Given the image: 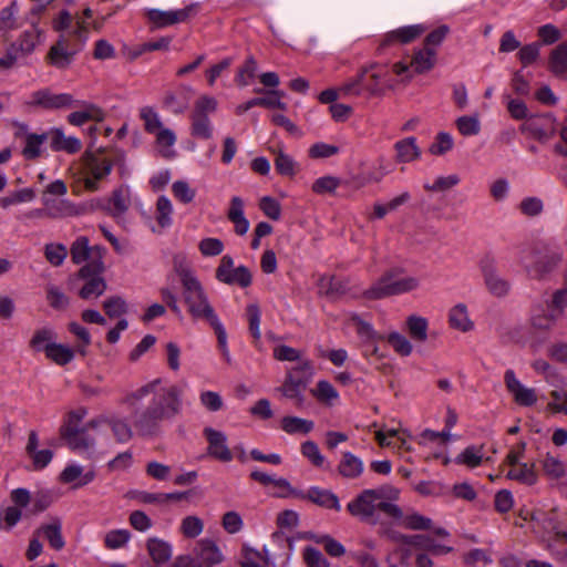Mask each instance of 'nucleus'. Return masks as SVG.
Segmentation results:
<instances>
[{
	"mask_svg": "<svg viewBox=\"0 0 567 567\" xmlns=\"http://www.w3.org/2000/svg\"><path fill=\"white\" fill-rule=\"evenodd\" d=\"M37 537H44L54 550H61L65 546L62 536V520L60 517H53L47 524H41L35 530Z\"/></svg>",
	"mask_w": 567,
	"mask_h": 567,
	"instance_id": "obj_19",
	"label": "nucleus"
},
{
	"mask_svg": "<svg viewBox=\"0 0 567 567\" xmlns=\"http://www.w3.org/2000/svg\"><path fill=\"white\" fill-rule=\"evenodd\" d=\"M394 148L396 151V162L410 163L417 159L421 155V151L416 145L414 137H406L395 143Z\"/></svg>",
	"mask_w": 567,
	"mask_h": 567,
	"instance_id": "obj_33",
	"label": "nucleus"
},
{
	"mask_svg": "<svg viewBox=\"0 0 567 567\" xmlns=\"http://www.w3.org/2000/svg\"><path fill=\"white\" fill-rule=\"evenodd\" d=\"M246 313H247V319H248V323H249V331H250L251 336L254 337V339L256 341H258L261 337L260 329H259L260 316H261L259 306L257 303H249L246 307Z\"/></svg>",
	"mask_w": 567,
	"mask_h": 567,
	"instance_id": "obj_60",
	"label": "nucleus"
},
{
	"mask_svg": "<svg viewBox=\"0 0 567 567\" xmlns=\"http://www.w3.org/2000/svg\"><path fill=\"white\" fill-rule=\"evenodd\" d=\"M216 278L220 282L227 285H238L241 288H247L251 285V272L246 266L234 267V260L230 256L225 255L219 261L216 269Z\"/></svg>",
	"mask_w": 567,
	"mask_h": 567,
	"instance_id": "obj_9",
	"label": "nucleus"
},
{
	"mask_svg": "<svg viewBox=\"0 0 567 567\" xmlns=\"http://www.w3.org/2000/svg\"><path fill=\"white\" fill-rule=\"evenodd\" d=\"M406 326L411 338L416 341L424 342L427 339V321L423 317L410 316Z\"/></svg>",
	"mask_w": 567,
	"mask_h": 567,
	"instance_id": "obj_45",
	"label": "nucleus"
},
{
	"mask_svg": "<svg viewBox=\"0 0 567 567\" xmlns=\"http://www.w3.org/2000/svg\"><path fill=\"white\" fill-rule=\"evenodd\" d=\"M147 551L157 565L167 563L172 557L171 545L158 538H150L146 543Z\"/></svg>",
	"mask_w": 567,
	"mask_h": 567,
	"instance_id": "obj_35",
	"label": "nucleus"
},
{
	"mask_svg": "<svg viewBox=\"0 0 567 567\" xmlns=\"http://www.w3.org/2000/svg\"><path fill=\"white\" fill-rule=\"evenodd\" d=\"M22 517V509L18 506H7L0 512V528L10 530Z\"/></svg>",
	"mask_w": 567,
	"mask_h": 567,
	"instance_id": "obj_53",
	"label": "nucleus"
},
{
	"mask_svg": "<svg viewBox=\"0 0 567 567\" xmlns=\"http://www.w3.org/2000/svg\"><path fill=\"white\" fill-rule=\"evenodd\" d=\"M506 477L525 485H534L537 482V473L533 463H520L512 467Z\"/></svg>",
	"mask_w": 567,
	"mask_h": 567,
	"instance_id": "obj_34",
	"label": "nucleus"
},
{
	"mask_svg": "<svg viewBox=\"0 0 567 567\" xmlns=\"http://www.w3.org/2000/svg\"><path fill=\"white\" fill-rule=\"evenodd\" d=\"M82 161L84 187L86 190L95 192L99 189V182L111 173L113 164L110 159L91 152H85Z\"/></svg>",
	"mask_w": 567,
	"mask_h": 567,
	"instance_id": "obj_7",
	"label": "nucleus"
},
{
	"mask_svg": "<svg viewBox=\"0 0 567 567\" xmlns=\"http://www.w3.org/2000/svg\"><path fill=\"white\" fill-rule=\"evenodd\" d=\"M44 352L48 359L59 365L69 363L74 357L72 349L55 342L45 344Z\"/></svg>",
	"mask_w": 567,
	"mask_h": 567,
	"instance_id": "obj_40",
	"label": "nucleus"
},
{
	"mask_svg": "<svg viewBox=\"0 0 567 567\" xmlns=\"http://www.w3.org/2000/svg\"><path fill=\"white\" fill-rule=\"evenodd\" d=\"M47 134H34L27 133L25 146L22 150V154L27 159H34L41 154V146L47 141Z\"/></svg>",
	"mask_w": 567,
	"mask_h": 567,
	"instance_id": "obj_42",
	"label": "nucleus"
},
{
	"mask_svg": "<svg viewBox=\"0 0 567 567\" xmlns=\"http://www.w3.org/2000/svg\"><path fill=\"white\" fill-rule=\"evenodd\" d=\"M39 37L40 31L34 27L31 30L24 31L17 45V51L21 55L31 53L39 42Z\"/></svg>",
	"mask_w": 567,
	"mask_h": 567,
	"instance_id": "obj_51",
	"label": "nucleus"
},
{
	"mask_svg": "<svg viewBox=\"0 0 567 567\" xmlns=\"http://www.w3.org/2000/svg\"><path fill=\"white\" fill-rule=\"evenodd\" d=\"M102 424L109 425L116 442L127 443L132 440L134 432L128 422L117 415H100L87 422V427L96 429Z\"/></svg>",
	"mask_w": 567,
	"mask_h": 567,
	"instance_id": "obj_13",
	"label": "nucleus"
},
{
	"mask_svg": "<svg viewBox=\"0 0 567 567\" xmlns=\"http://www.w3.org/2000/svg\"><path fill=\"white\" fill-rule=\"evenodd\" d=\"M105 249L101 248L100 246L90 248L89 240L86 237L78 238L71 247L72 261L79 265L91 258V261L79 270V277L90 278V276L92 275H99L100 272H102V255Z\"/></svg>",
	"mask_w": 567,
	"mask_h": 567,
	"instance_id": "obj_6",
	"label": "nucleus"
},
{
	"mask_svg": "<svg viewBox=\"0 0 567 567\" xmlns=\"http://www.w3.org/2000/svg\"><path fill=\"white\" fill-rule=\"evenodd\" d=\"M44 255L47 260L53 266H60L64 261L68 251L61 244H48L44 247Z\"/></svg>",
	"mask_w": 567,
	"mask_h": 567,
	"instance_id": "obj_61",
	"label": "nucleus"
},
{
	"mask_svg": "<svg viewBox=\"0 0 567 567\" xmlns=\"http://www.w3.org/2000/svg\"><path fill=\"white\" fill-rule=\"evenodd\" d=\"M103 309L110 318H118L127 312V303L120 296H113L104 300Z\"/></svg>",
	"mask_w": 567,
	"mask_h": 567,
	"instance_id": "obj_52",
	"label": "nucleus"
},
{
	"mask_svg": "<svg viewBox=\"0 0 567 567\" xmlns=\"http://www.w3.org/2000/svg\"><path fill=\"white\" fill-rule=\"evenodd\" d=\"M549 70L558 76L567 78V40L551 51Z\"/></svg>",
	"mask_w": 567,
	"mask_h": 567,
	"instance_id": "obj_37",
	"label": "nucleus"
},
{
	"mask_svg": "<svg viewBox=\"0 0 567 567\" xmlns=\"http://www.w3.org/2000/svg\"><path fill=\"white\" fill-rule=\"evenodd\" d=\"M53 331L50 328H42L34 331L29 346L34 351H44L45 344L53 343Z\"/></svg>",
	"mask_w": 567,
	"mask_h": 567,
	"instance_id": "obj_58",
	"label": "nucleus"
},
{
	"mask_svg": "<svg viewBox=\"0 0 567 567\" xmlns=\"http://www.w3.org/2000/svg\"><path fill=\"white\" fill-rule=\"evenodd\" d=\"M198 11V4L192 3L181 10L161 11L157 9H150L146 11L148 21L154 25V29H161L176 23L187 21L192 16Z\"/></svg>",
	"mask_w": 567,
	"mask_h": 567,
	"instance_id": "obj_11",
	"label": "nucleus"
},
{
	"mask_svg": "<svg viewBox=\"0 0 567 567\" xmlns=\"http://www.w3.org/2000/svg\"><path fill=\"white\" fill-rule=\"evenodd\" d=\"M349 513L360 520L375 525L379 522L378 513L382 512L390 517H400L401 508L391 502H379L374 489H364L347 505Z\"/></svg>",
	"mask_w": 567,
	"mask_h": 567,
	"instance_id": "obj_3",
	"label": "nucleus"
},
{
	"mask_svg": "<svg viewBox=\"0 0 567 567\" xmlns=\"http://www.w3.org/2000/svg\"><path fill=\"white\" fill-rule=\"evenodd\" d=\"M386 341L394 349V351L401 355H410L412 352V344L402 334L392 332L388 336Z\"/></svg>",
	"mask_w": 567,
	"mask_h": 567,
	"instance_id": "obj_62",
	"label": "nucleus"
},
{
	"mask_svg": "<svg viewBox=\"0 0 567 567\" xmlns=\"http://www.w3.org/2000/svg\"><path fill=\"white\" fill-rule=\"evenodd\" d=\"M311 394L321 403L330 405L332 401L337 400L339 394L333 385L326 381L320 380L316 388L311 390Z\"/></svg>",
	"mask_w": 567,
	"mask_h": 567,
	"instance_id": "obj_44",
	"label": "nucleus"
},
{
	"mask_svg": "<svg viewBox=\"0 0 567 567\" xmlns=\"http://www.w3.org/2000/svg\"><path fill=\"white\" fill-rule=\"evenodd\" d=\"M173 269L182 284L183 300L188 313L193 319L206 321L214 329L217 340L224 344L225 329L184 254H176L173 257Z\"/></svg>",
	"mask_w": 567,
	"mask_h": 567,
	"instance_id": "obj_2",
	"label": "nucleus"
},
{
	"mask_svg": "<svg viewBox=\"0 0 567 567\" xmlns=\"http://www.w3.org/2000/svg\"><path fill=\"white\" fill-rule=\"evenodd\" d=\"M315 374L313 364L310 360H301L295 367L287 370L285 380L303 384L308 388Z\"/></svg>",
	"mask_w": 567,
	"mask_h": 567,
	"instance_id": "obj_27",
	"label": "nucleus"
},
{
	"mask_svg": "<svg viewBox=\"0 0 567 567\" xmlns=\"http://www.w3.org/2000/svg\"><path fill=\"white\" fill-rule=\"evenodd\" d=\"M349 279L323 275L318 280V293L330 300H339L349 292Z\"/></svg>",
	"mask_w": 567,
	"mask_h": 567,
	"instance_id": "obj_15",
	"label": "nucleus"
},
{
	"mask_svg": "<svg viewBox=\"0 0 567 567\" xmlns=\"http://www.w3.org/2000/svg\"><path fill=\"white\" fill-rule=\"evenodd\" d=\"M94 471H89L85 474H83V468L79 465H69L60 474V481L62 483L75 482L73 488H79L89 484L94 480Z\"/></svg>",
	"mask_w": 567,
	"mask_h": 567,
	"instance_id": "obj_29",
	"label": "nucleus"
},
{
	"mask_svg": "<svg viewBox=\"0 0 567 567\" xmlns=\"http://www.w3.org/2000/svg\"><path fill=\"white\" fill-rule=\"evenodd\" d=\"M29 106L41 107L44 110L70 109L80 104L71 94H54L48 89L39 90L30 95V100L25 103Z\"/></svg>",
	"mask_w": 567,
	"mask_h": 567,
	"instance_id": "obj_10",
	"label": "nucleus"
},
{
	"mask_svg": "<svg viewBox=\"0 0 567 567\" xmlns=\"http://www.w3.org/2000/svg\"><path fill=\"white\" fill-rule=\"evenodd\" d=\"M449 320L451 327L463 332L470 331L473 328V322L468 318L464 303H458L451 309Z\"/></svg>",
	"mask_w": 567,
	"mask_h": 567,
	"instance_id": "obj_39",
	"label": "nucleus"
},
{
	"mask_svg": "<svg viewBox=\"0 0 567 567\" xmlns=\"http://www.w3.org/2000/svg\"><path fill=\"white\" fill-rule=\"evenodd\" d=\"M159 385V379L153 380L128 392L120 401L130 410L133 426L141 437L158 436L162 422L182 412V390L177 385Z\"/></svg>",
	"mask_w": 567,
	"mask_h": 567,
	"instance_id": "obj_1",
	"label": "nucleus"
},
{
	"mask_svg": "<svg viewBox=\"0 0 567 567\" xmlns=\"http://www.w3.org/2000/svg\"><path fill=\"white\" fill-rule=\"evenodd\" d=\"M89 429L90 427H87L86 423L81 427V431L63 440L72 451L76 453H86L90 456L95 446V440L86 433Z\"/></svg>",
	"mask_w": 567,
	"mask_h": 567,
	"instance_id": "obj_26",
	"label": "nucleus"
},
{
	"mask_svg": "<svg viewBox=\"0 0 567 567\" xmlns=\"http://www.w3.org/2000/svg\"><path fill=\"white\" fill-rule=\"evenodd\" d=\"M173 206L166 196H159L156 202V221L162 228L172 224Z\"/></svg>",
	"mask_w": 567,
	"mask_h": 567,
	"instance_id": "obj_47",
	"label": "nucleus"
},
{
	"mask_svg": "<svg viewBox=\"0 0 567 567\" xmlns=\"http://www.w3.org/2000/svg\"><path fill=\"white\" fill-rule=\"evenodd\" d=\"M419 287V280L414 277L395 278L393 271L381 276L362 296L369 300H378L394 295L412 291Z\"/></svg>",
	"mask_w": 567,
	"mask_h": 567,
	"instance_id": "obj_4",
	"label": "nucleus"
},
{
	"mask_svg": "<svg viewBox=\"0 0 567 567\" xmlns=\"http://www.w3.org/2000/svg\"><path fill=\"white\" fill-rule=\"evenodd\" d=\"M313 422L298 416H284L281 429L288 434H308L313 430Z\"/></svg>",
	"mask_w": 567,
	"mask_h": 567,
	"instance_id": "obj_41",
	"label": "nucleus"
},
{
	"mask_svg": "<svg viewBox=\"0 0 567 567\" xmlns=\"http://www.w3.org/2000/svg\"><path fill=\"white\" fill-rule=\"evenodd\" d=\"M425 31L426 27L423 24H413L393 30L385 35L379 45L378 51L381 52L384 48L394 42H400L402 44L410 43L421 37Z\"/></svg>",
	"mask_w": 567,
	"mask_h": 567,
	"instance_id": "obj_18",
	"label": "nucleus"
},
{
	"mask_svg": "<svg viewBox=\"0 0 567 567\" xmlns=\"http://www.w3.org/2000/svg\"><path fill=\"white\" fill-rule=\"evenodd\" d=\"M506 389L513 395L514 401L522 406H532L537 401L534 389L524 386L517 379L513 370H507L504 375Z\"/></svg>",
	"mask_w": 567,
	"mask_h": 567,
	"instance_id": "obj_14",
	"label": "nucleus"
},
{
	"mask_svg": "<svg viewBox=\"0 0 567 567\" xmlns=\"http://www.w3.org/2000/svg\"><path fill=\"white\" fill-rule=\"evenodd\" d=\"M285 93L279 90H271L264 97H254L256 106H262L267 109H280L285 111L287 109L286 103L281 101Z\"/></svg>",
	"mask_w": 567,
	"mask_h": 567,
	"instance_id": "obj_48",
	"label": "nucleus"
},
{
	"mask_svg": "<svg viewBox=\"0 0 567 567\" xmlns=\"http://www.w3.org/2000/svg\"><path fill=\"white\" fill-rule=\"evenodd\" d=\"M480 268L489 293L497 298H504L509 293L511 284L498 274L493 256L485 255L480 261Z\"/></svg>",
	"mask_w": 567,
	"mask_h": 567,
	"instance_id": "obj_8",
	"label": "nucleus"
},
{
	"mask_svg": "<svg viewBox=\"0 0 567 567\" xmlns=\"http://www.w3.org/2000/svg\"><path fill=\"white\" fill-rule=\"evenodd\" d=\"M86 284L81 288L79 295L82 299L97 298L106 290V282L103 278L92 275Z\"/></svg>",
	"mask_w": 567,
	"mask_h": 567,
	"instance_id": "obj_43",
	"label": "nucleus"
},
{
	"mask_svg": "<svg viewBox=\"0 0 567 567\" xmlns=\"http://www.w3.org/2000/svg\"><path fill=\"white\" fill-rule=\"evenodd\" d=\"M192 93L193 90L188 85H181L177 91H167L163 106L175 114H182L188 109Z\"/></svg>",
	"mask_w": 567,
	"mask_h": 567,
	"instance_id": "obj_20",
	"label": "nucleus"
},
{
	"mask_svg": "<svg viewBox=\"0 0 567 567\" xmlns=\"http://www.w3.org/2000/svg\"><path fill=\"white\" fill-rule=\"evenodd\" d=\"M204 435L208 442L207 453L221 462H230L233 454L227 446L226 435L212 427L204 429Z\"/></svg>",
	"mask_w": 567,
	"mask_h": 567,
	"instance_id": "obj_16",
	"label": "nucleus"
},
{
	"mask_svg": "<svg viewBox=\"0 0 567 567\" xmlns=\"http://www.w3.org/2000/svg\"><path fill=\"white\" fill-rule=\"evenodd\" d=\"M84 110L70 113L68 121L70 124L81 126L87 121L102 122L104 120V112L95 104L85 103Z\"/></svg>",
	"mask_w": 567,
	"mask_h": 567,
	"instance_id": "obj_31",
	"label": "nucleus"
},
{
	"mask_svg": "<svg viewBox=\"0 0 567 567\" xmlns=\"http://www.w3.org/2000/svg\"><path fill=\"white\" fill-rule=\"evenodd\" d=\"M563 260V255L558 251H550L539 258L532 267L530 274L534 277L542 278L551 272Z\"/></svg>",
	"mask_w": 567,
	"mask_h": 567,
	"instance_id": "obj_32",
	"label": "nucleus"
},
{
	"mask_svg": "<svg viewBox=\"0 0 567 567\" xmlns=\"http://www.w3.org/2000/svg\"><path fill=\"white\" fill-rule=\"evenodd\" d=\"M218 102L209 95L199 96L190 113V134L200 140H209L213 137V124L209 115L217 110Z\"/></svg>",
	"mask_w": 567,
	"mask_h": 567,
	"instance_id": "obj_5",
	"label": "nucleus"
},
{
	"mask_svg": "<svg viewBox=\"0 0 567 567\" xmlns=\"http://www.w3.org/2000/svg\"><path fill=\"white\" fill-rule=\"evenodd\" d=\"M51 147L53 151H64L69 154L78 153L81 147V141L76 137H66L62 130L55 128L51 131Z\"/></svg>",
	"mask_w": 567,
	"mask_h": 567,
	"instance_id": "obj_30",
	"label": "nucleus"
},
{
	"mask_svg": "<svg viewBox=\"0 0 567 567\" xmlns=\"http://www.w3.org/2000/svg\"><path fill=\"white\" fill-rule=\"evenodd\" d=\"M567 306V287L564 285L561 289L556 290L551 296L549 303V312L551 318L560 319L564 316L565 308Z\"/></svg>",
	"mask_w": 567,
	"mask_h": 567,
	"instance_id": "obj_49",
	"label": "nucleus"
},
{
	"mask_svg": "<svg viewBox=\"0 0 567 567\" xmlns=\"http://www.w3.org/2000/svg\"><path fill=\"white\" fill-rule=\"evenodd\" d=\"M340 186V179L334 176H323L316 179L311 186L313 193L323 195L332 194Z\"/></svg>",
	"mask_w": 567,
	"mask_h": 567,
	"instance_id": "obj_57",
	"label": "nucleus"
},
{
	"mask_svg": "<svg viewBox=\"0 0 567 567\" xmlns=\"http://www.w3.org/2000/svg\"><path fill=\"white\" fill-rule=\"evenodd\" d=\"M130 537L127 529L110 530L104 537V544L109 549H118L128 542Z\"/></svg>",
	"mask_w": 567,
	"mask_h": 567,
	"instance_id": "obj_56",
	"label": "nucleus"
},
{
	"mask_svg": "<svg viewBox=\"0 0 567 567\" xmlns=\"http://www.w3.org/2000/svg\"><path fill=\"white\" fill-rule=\"evenodd\" d=\"M204 529L203 520L197 516H186L181 524V530L185 537L195 538Z\"/></svg>",
	"mask_w": 567,
	"mask_h": 567,
	"instance_id": "obj_59",
	"label": "nucleus"
},
{
	"mask_svg": "<svg viewBox=\"0 0 567 567\" xmlns=\"http://www.w3.org/2000/svg\"><path fill=\"white\" fill-rule=\"evenodd\" d=\"M299 498L308 499L323 508L340 511L338 496L329 489L311 487L306 493L302 492V496H299Z\"/></svg>",
	"mask_w": 567,
	"mask_h": 567,
	"instance_id": "obj_22",
	"label": "nucleus"
},
{
	"mask_svg": "<svg viewBox=\"0 0 567 567\" xmlns=\"http://www.w3.org/2000/svg\"><path fill=\"white\" fill-rule=\"evenodd\" d=\"M130 204V190L127 188L118 187L112 192L105 210L113 218L118 219L127 212Z\"/></svg>",
	"mask_w": 567,
	"mask_h": 567,
	"instance_id": "obj_24",
	"label": "nucleus"
},
{
	"mask_svg": "<svg viewBox=\"0 0 567 567\" xmlns=\"http://www.w3.org/2000/svg\"><path fill=\"white\" fill-rule=\"evenodd\" d=\"M307 386L284 380L282 384L276 389L284 398L291 400L293 404L301 409L305 405V391Z\"/></svg>",
	"mask_w": 567,
	"mask_h": 567,
	"instance_id": "obj_36",
	"label": "nucleus"
},
{
	"mask_svg": "<svg viewBox=\"0 0 567 567\" xmlns=\"http://www.w3.org/2000/svg\"><path fill=\"white\" fill-rule=\"evenodd\" d=\"M554 121L549 115L528 117L522 125L520 131L529 136L545 141L554 134Z\"/></svg>",
	"mask_w": 567,
	"mask_h": 567,
	"instance_id": "obj_17",
	"label": "nucleus"
},
{
	"mask_svg": "<svg viewBox=\"0 0 567 567\" xmlns=\"http://www.w3.org/2000/svg\"><path fill=\"white\" fill-rule=\"evenodd\" d=\"M385 534L394 542L404 545H411L416 548L430 551L434 555H445L453 550L452 547L437 544L433 539L424 535H404L394 530H389Z\"/></svg>",
	"mask_w": 567,
	"mask_h": 567,
	"instance_id": "obj_12",
	"label": "nucleus"
},
{
	"mask_svg": "<svg viewBox=\"0 0 567 567\" xmlns=\"http://www.w3.org/2000/svg\"><path fill=\"white\" fill-rule=\"evenodd\" d=\"M412 72L423 74L429 72L436 64V51L433 48H423L415 51L411 59Z\"/></svg>",
	"mask_w": 567,
	"mask_h": 567,
	"instance_id": "obj_25",
	"label": "nucleus"
},
{
	"mask_svg": "<svg viewBox=\"0 0 567 567\" xmlns=\"http://www.w3.org/2000/svg\"><path fill=\"white\" fill-rule=\"evenodd\" d=\"M378 66V64L373 63L364 69L358 74V76L344 84L339 89V91L343 95H361L363 90V83H364V74L368 73L369 70H373Z\"/></svg>",
	"mask_w": 567,
	"mask_h": 567,
	"instance_id": "obj_46",
	"label": "nucleus"
},
{
	"mask_svg": "<svg viewBox=\"0 0 567 567\" xmlns=\"http://www.w3.org/2000/svg\"><path fill=\"white\" fill-rule=\"evenodd\" d=\"M337 471L344 478H358L363 473V462L354 454L344 452Z\"/></svg>",
	"mask_w": 567,
	"mask_h": 567,
	"instance_id": "obj_28",
	"label": "nucleus"
},
{
	"mask_svg": "<svg viewBox=\"0 0 567 567\" xmlns=\"http://www.w3.org/2000/svg\"><path fill=\"white\" fill-rule=\"evenodd\" d=\"M74 53L66 49L64 37L60 39L50 48L47 60L56 69H66L73 61Z\"/></svg>",
	"mask_w": 567,
	"mask_h": 567,
	"instance_id": "obj_23",
	"label": "nucleus"
},
{
	"mask_svg": "<svg viewBox=\"0 0 567 567\" xmlns=\"http://www.w3.org/2000/svg\"><path fill=\"white\" fill-rule=\"evenodd\" d=\"M194 555L196 557L198 567L202 565L212 567L221 563L223 560V555L219 548L210 539L199 540L194 548Z\"/></svg>",
	"mask_w": 567,
	"mask_h": 567,
	"instance_id": "obj_21",
	"label": "nucleus"
},
{
	"mask_svg": "<svg viewBox=\"0 0 567 567\" xmlns=\"http://www.w3.org/2000/svg\"><path fill=\"white\" fill-rule=\"evenodd\" d=\"M402 527L411 530H427L432 526V520L419 513L404 514L401 509L400 517H392Z\"/></svg>",
	"mask_w": 567,
	"mask_h": 567,
	"instance_id": "obj_38",
	"label": "nucleus"
},
{
	"mask_svg": "<svg viewBox=\"0 0 567 567\" xmlns=\"http://www.w3.org/2000/svg\"><path fill=\"white\" fill-rule=\"evenodd\" d=\"M542 465L545 474L551 480H558L566 473L563 462L549 453L543 458Z\"/></svg>",
	"mask_w": 567,
	"mask_h": 567,
	"instance_id": "obj_50",
	"label": "nucleus"
},
{
	"mask_svg": "<svg viewBox=\"0 0 567 567\" xmlns=\"http://www.w3.org/2000/svg\"><path fill=\"white\" fill-rule=\"evenodd\" d=\"M16 12V2H12L10 6L3 8L0 11V31H2L3 33H8L9 31L18 28Z\"/></svg>",
	"mask_w": 567,
	"mask_h": 567,
	"instance_id": "obj_55",
	"label": "nucleus"
},
{
	"mask_svg": "<svg viewBox=\"0 0 567 567\" xmlns=\"http://www.w3.org/2000/svg\"><path fill=\"white\" fill-rule=\"evenodd\" d=\"M303 559L308 567H329V564L322 553L313 547H306Z\"/></svg>",
	"mask_w": 567,
	"mask_h": 567,
	"instance_id": "obj_64",
	"label": "nucleus"
},
{
	"mask_svg": "<svg viewBox=\"0 0 567 567\" xmlns=\"http://www.w3.org/2000/svg\"><path fill=\"white\" fill-rule=\"evenodd\" d=\"M458 132L464 136L476 135L480 133L481 125L477 115H464L456 120Z\"/></svg>",
	"mask_w": 567,
	"mask_h": 567,
	"instance_id": "obj_54",
	"label": "nucleus"
},
{
	"mask_svg": "<svg viewBox=\"0 0 567 567\" xmlns=\"http://www.w3.org/2000/svg\"><path fill=\"white\" fill-rule=\"evenodd\" d=\"M198 249L205 257L218 256L224 250V244L218 238H204L199 241Z\"/></svg>",
	"mask_w": 567,
	"mask_h": 567,
	"instance_id": "obj_63",
	"label": "nucleus"
}]
</instances>
